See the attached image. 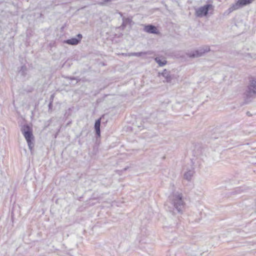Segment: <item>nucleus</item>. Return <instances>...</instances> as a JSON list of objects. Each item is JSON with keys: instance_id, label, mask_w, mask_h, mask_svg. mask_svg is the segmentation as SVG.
Returning <instances> with one entry per match:
<instances>
[{"instance_id": "1", "label": "nucleus", "mask_w": 256, "mask_h": 256, "mask_svg": "<svg viewBox=\"0 0 256 256\" xmlns=\"http://www.w3.org/2000/svg\"><path fill=\"white\" fill-rule=\"evenodd\" d=\"M170 204L179 213H182L184 207V202L182 194L173 192L169 196L166 206Z\"/></svg>"}, {"instance_id": "2", "label": "nucleus", "mask_w": 256, "mask_h": 256, "mask_svg": "<svg viewBox=\"0 0 256 256\" xmlns=\"http://www.w3.org/2000/svg\"><path fill=\"white\" fill-rule=\"evenodd\" d=\"M244 95L248 102L256 96V77L252 78L250 80L249 84Z\"/></svg>"}, {"instance_id": "3", "label": "nucleus", "mask_w": 256, "mask_h": 256, "mask_svg": "<svg viewBox=\"0 0 256 256\" xmlns=\"http://www.w3.org/2000/svg\"><path fill=\"white\" fill-rule=\"evenodd\" d=\"M22 132L28 142V148L32 150L34 146V136L32 128L28 125H24L22 128Z\"/></svg>"}, {"instance_id": "4", "label": "nucleus", "mask_w": 256, "mask_h": 256, "mask_svg": "<svg viewBox=\"0 0 256 256\" xmlns=\"http://www.w3.org/2000/svg\"><path fill=\"white\" fill-rule=\"evenodd\" d=\"M213 6L210 4H207L196 9L195 14L197 17L202 18L208 14V11L212 8Z\"/></svg>"}, {"instance_id": "5", "label": "nucleus", "mask_w": 256, "mask_h": 256, "mask_svg": "<svg viewBox=\"0 0 256 256\" xmlns=\"http://www.w3.org/2000/svg\"><path fill=\"white\" fill-rule=\"evenodd\" d=\"M210 51V48L208 46H204L200 48L198 50L191 52L188 54L190 58H198L202 56L204 53Z\"/></svg>"}, {"instance_id": "6", "label": "nucleus", "mask_w": 256, "mask_h": 256, "mask_svg": "<svg viewBox=\"0 0 256 256\" xmlns=\"http://www.w3.org/2000/svg\"><path fill=\"white\" fill-rule=\"evenodd\" d=\"M158 76H162L166 79L165 80H164V82H166L168 83L171 82L172 80L174 78V76L170 74V71L166 69L164 70L162 72H159L158 73Z\"/></svg>"}, {"instance_id": "7", "label": "nucleus", "mask_w": 256, "mask_h": 256, "mask_svg": "<svg viewBox=\"0 0 256 256\" xmlns=\"http://www.w3.org/2000/svg\"><path fill=\"white\" fill-rule=\"evenodd\" d=\"M77 37L78 38H74L67 40L64 42L70 45H76L80 42L82 36L81 34H79L77 35Z\"/></svg>"}, {"instance_id": "8", "label": "nucleus", "mask_w": 256, "mask_h": 256, "mask_svg": "<svg viewBox=\"0 0 256 256\" xmlns=\"http://www.w3.org/2000/svg\"><path fill=\"white\" fill-rule=\"evenodd\" d=\"M194 173V168L191 166L190 168L186 169V171L184 173V178L186 180L190 181Z\"/></svg>"}, {"instance_id": "9", "label": "nucleus", "mask_w": 256, "mask_h": 256, "mask_svg": "<svg viewBox=\"0 0 256 256\" xmlns=\"http://www.w3.org/2000/svg\"><path fill=\"white\" fill-rule=\"evenodd\" d=\"M144 30L145 32L150 34H158L156 28L152 24L146 26L144 27Z\"/></svg>"}, {"instance_id": "10", "label": "nucleus", "mask_w": 256, "mask_h": 256, "mask_svg": "<svg viewBox=\"0 0 256 256\" xmlns=\"http://www.w3.org/2000/svg\"><path fill=\"white\" fill-rule=\"evenodd\" d=\"M242 7V6L241 5V4L239 0L236 2L235 4H232L228 8V11L230 12H232L237 10L240 8Z\"/></svg>"}, {"instance_id": "11", "label": "nucleus", "mask_w": 256, "mask_h": 256, "mask_svg": "<svg viewBox=\"0 0 256 256\" xmlns=\"http://www.w3.org/2000/svg\"><path fill=\"white\" fill-rule=\"evenodd\" d=\"M242 7V6L241 5V4L239 0L236 2L235 4H232L228 8V11L230 12H232L237 10L240 8Z\"/></svg>"}, {"instance_id": "12", "label": "nucleus", "mask_w": 256, "mask_h": 256, "mask_svg": "<svg viewBox=\"0 0 256 256\" xmlns=\"http://www.w3.org/2000/svg\"><path fill=\"white\" fill-rule=\"evenodd\" d=\"M100 120L98 119L96 120L95 124H94V128L96 130V134L98 136H100Z\"/></svg>"}, {"instance_id": "13", "label": "nucleus", "mask_w": 256, "mask_h": 256, "mask_svg": "<svg viewBox=\"0 0 256 256\" xmlns=\"http://www.w3.org/2000/svg\"><path fill=\"white\" fill-rule=\"evenodd\" d=\"M148 52H129L128 54V56H142L144 55L148 54Z\"/></svg>"}, {"instance_id": "14", "label": "nucleus", "mask_w": 256, "mask_h": 256, "mask_svg": "<svg viewBox=\"0 0 256 256\" xmlns=\"http://www.w3.org/2000/svg\"><path fill=\"white\" fill-rule=\"evenodd\" d=\"M154 60L156 62H157L158 64L159 65V66H164L167 63L166 60H162L159 57H156L154 58Z\"/></svg>"}, {"instance_id": "15", "label": "nucleus", "mask_w": 256, "mask_h": 256, "mask_svg": "<svg viewBox=\"0 0 256 256\" xmlns=\"http://www.w3.org/2000/svg\"><path fill=\"white\" fill-rule=\"evenodd\" d=\"M254 0H239L242 6L252 3Z\"/></svg>"}, {"instance_id": "16", "label": "nucleus", "mask_w": 256, "mask_h": 256, "mask_svg": "<svg viewBox=\"0 0 256 256\" xmlns=\"http://www.w3.org/2000/svg\"><path fill=\"white\" fill-rule=\"evenodd\" d=\"M131 22V20L128 18L126 19H123V25L126 26L128 23H130Z\"/></svg>"}, {"instance_id": "17", "label": "nucleus", "mask_w": 256, "mask_h": 256, "mask_svg": "<svg viewBox=\"0 0 256 256\" xmlns=\"http://www.w3.org/2000/svg\"><path fill=\"white\" fill-rule=\"evenodd\" d=\"M111 0H104V2H101V3H100V4L103 5V4H104V3H105V2H110V1H111Z\"/></svg>"}, {"instance_id": "18", "label": "nucleus", "mask_w": 256, "mask_h": 256, "mask_svg": "<svg viewBox=\"0 0 256 256\" xmlns=\"http://www.w3.org/2000/svg\"><path fill=\"white\" fill-rule=\"evenodd\" d=\"M237 190H238V192L240 193V192L243 191V189H242V188H238Z\"/></svg>"}, {"instance_id": "19", "label": "nucleus", "mask_w": 256, "mask_h": 256, "mask_svg": "<svg viewBox=\"0 0 256 256\" xmlns=\"http://www.w3.org/2000/svg\"><path fill=\"white\" fill-rule=\"evenodd\" d=\"M129 53H122V54L124 56H128Z\"/></svg>"}, {"instance_id": "20", "label": "nucleus", "mask_w": 256, "mask_h": 256, "mask_svg": "<svg viewBox=\"0 0 256 256\" xmlns=\"http://www.w3.org/2000/svg\"><path fill=\"white\" fill-rule=\"evenodd\" d=\"M23 69H24V70H26V66H22V70H23Z\"/></svg>"}, {"instance_id": "21", "label": "nucleus", "mask_w": 256, "mask_h": 256, "mask_svg": "<svg viewBox=\"0 0 256 256\" xmlns=\"http://www.w3.org/2000/svg\"><path fill=\"white\" fill-rule=\"evenodd\" d=\"M71 80H76L75 78H70Z\"/></svg>"}, {"instance_id": "22", "label": "nucleus", "mask_w": 256, "mask_h": 256, "mask_svg": "<svg viewBox=\"0 0 256 256\" xmlns=\"http://www.w3.org/2000/svg\"><path fill=\"white\" fill-rule=\"evenodd\" d=\"M127 170V168H124V170Z\"/></svg>"}, {"instance_id": "23", "label": "nucleus", "mask_w": 256, "mask_h": 256, "mask_svg": "<svg viewBox=\"0 0 256 256\" xmlns=\"http://www.w3.org/2000/svg\"><path fill=\"white\" fill-rule=\"evenodd\" d=\"M249 112H247V114H248V115H250V114H248Z\"/></svg>"}, {"instance_id": "24", "label": "nucleus", "mask_w": 256, "mask_h": 256, "mask_svg": "<svg viewBox=\"0 0 256 256\" xmlns=\"http://www.w3.org/2000/svg\"><path fill=\"white\" fill-rule=\"evenodd\" d=\"M249 112H247V114H248V115H250V114H248Z\"/></svg>"}]
</instances>
